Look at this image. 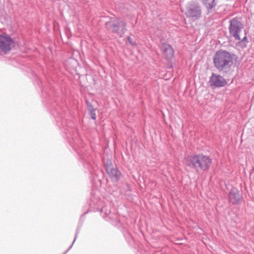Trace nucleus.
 Listing matches in <instances>:
<instances>
[{
	"instance_id": "obj_8",
	"label": "nucleus",
	"mask_w": 254,
	"mask_h": 254,
	"mask_svg": "<svg viewBox=\"0 0 254 254\" xmlns=\"http://www.w3.org/2000/svg\"><path fill=\"white\" fill-rule=\"evenodd\" d=\"M229 197L230 202L233 204L239 203L241 198L239 190L236 188H233L231 190Z\"/></svg>"
},
{
	"instance_id": "obj_16",
	"label": "nucleus",
	"mask_w": 254,
	"mask_h": 254,
	"mask_svg": "<svg viewBox=\"0 0 254 254\" xmlns=\"http://www.w3.org/2000/svg\"><path fill=\"white\" fill-rule=\"evenodd\" d=\"M104 210V208H102V209H101V212H103Z\"/></svg>"
},
{
	"instance_id": "obj_2",
	"label": "nucleus",
	"mask_w": 254,
	"mask_h": 254,
	"mask_svg": "<svg viewBox=\"0 0 254 254\" xmlns=\"http://www.w3.org/2000/svg\"><path fill=\"white\" fill-rule=\"evenodd\" d=\"M213 63L218 70L227 72L233 64V56L226 51L219 50L213 57Z\"/></svg>"
},
{
	"instance_id": "obj_15",
	"label": "nucleus",
	"mask_w": 254,
	"mask_h": 254,
	"mask_svg": "<svg viewBox=\"0 0 254 254\" xmlns=\"http://www.w3.org/2000/svg\"><path fill=\"white\" fill-rule=\"evenodd\" d=\"M242 41L244 42V43H247L248 42L247 38V36H244V37L243 38Z\"/></svg>"
},
{
	"instance_id": "obj_11",
	"label": "nucleus",
	"mask_w": 254,
	"mask_h": 254,
	"mask_svg": "<svg viewBox=\"0 0 254 254\" xmlns=\"http://www.w3.org/2000/svg\"><path fill=\"white\" fill-rule=\"evenodd\" d=\"M208 13H212L217 5L215 0H201Z\"/></svg>"
},
{
	"instance_id": "obj_13",
	"label": "nucleus",
	"mask_w": 254,
	"mask_h": 254,
	"mask_svg": "<svg viewBox=\"0 0 254 254\" xmlns=\"http://www.w3.org/2000/svg\"><path fill=\"white\" fill-rule=\"evenodd\" d=\"M127 40H128V42H129L131 45H133V46L136 45L135 43V42H133L132 41V40H131V38H130V37H128V38H127Z\"/></svg>"
},
{
	"instance_id": "obj_6",
	"label": "nucleus",
	"mask_w": 254,
	"mask_h": 254,
	"mask_svg": "<svg viewBox=\"0 0 254 254\" xmlns=\"http://www.w3.org/2000/svg\"><path fill=\"white\" fill-rule=\"evenodd\" d=\"M14 44L12 39L8 35H0V54L5 55L10 51Z\"/></svg>"
},
{
	"instance_id": "obj_12",
	"label": "nucleus",
	"mask_w": 254,
	"mask_h": 254,
	"mask_svg": "<svg viewBox=\"0 0 254 254\" xmlns=\"http://www.w3.org/2000/svg\"><path fill=\"white\" fill-rule=\"evenodd\" d=\"M77 237V231H76L74 239L73 242H72L71 245L69 247V248L65 252H64V253L63 254H66L67 253V252L71 248V247H72V245H73V243L75 241Z\"/></svg>"
},
{
	"instance_id": "obj_3",
	"label": "nucleus",
	"mask_w": 254,
	"mask_h": 254,
	"mask_svg": "<svg viewBox=\"0 0 254 254\" xmlns=\"http://www.w3.org/2000/svg\"><path fill=\"white\" fill-rule=\"evenodd\" d=\"M186 15L188 17L193 20L198 19L201 15V9L200 5L194 1L189 2L186 7Z\"/></svg>"
},
{
	"instance_id": "obj_4",
	"label": "nucleus",
	"mask_w": 254,
	"mask_h": 254,
	"mask_svg": "<svg viewBox=\"0 0 254 254\" xmlns=\"http://www.w3.org/2000/svg\"><path fill=\"white\" fill-rule=\"evenodd\" d=\"M108 27L112 32L115 33L122 37L126 31V23L121 18H118L114 22L107 23Z\"/></svg>"
},
{
	"instance_id": "obj_10",
	"label": "nucleus",
	"mask_w": 254,
	"mask_h": 254,
	"mask_svg": "<svg viewBox=\"0 0 254 254\" xmlns=\"http://www.w3.org/2000/svg\"><path fill=\"white\" fill-rule=\"evenodd\" d=\"M107 171L113 180L117 181L120 179L121 172L116 168L109 166L107 167Z\"/></svg>"
},
{
	"instance_id": "obj_7",
	"label": "nucleus",
	"mask_w": 254,
	"mask_h": 254,
	"mask_svg": "<svg viewBox=\"0 0 254 254\" xmlns=\"http://www.w3.org/2000/svg\"><path fill=\"white\" fill-rule=\"evenodd\" d=\"M209 83L211 86L220 87L224 86L227 81L220 75L213 73L210 77Z\"/></svg>"
},
{
	"instance_id": "obj_1",
	"label": "nucleus",
	"mask_w": 254,
	"mask_h": 254,
	"mask_svg": "<svg viewBox=\"0 0 254 254\" xmlns=\"http://www.w3.org/2000/svg\"><path fill=\"white\" fill-rule=\"evenodd\" d=\"M212 163V159L202 154L188 155L184 160V163L196 171H207Z\"/></svg>"
},
{
	"instance_id": "obj_5",
	"label": "nucleus",
	"mask_w": 254,
	"mask_h": 254,
	"mask_svg": "<svg viewBox=\"0 0 254 254\" xmlns=\"http://www.w3.org/2000/svg\"><path fill=\"white\" fill-rule=\"evenodd\" d=\"M243 28V25L239 20L233 18L230 21L229 27L230 35L233 36L235 40L240 41L241 38L240 34Z\"/></svg>"
},
{
	"instance_id": "obj_14",
	"label": "nucleus",
	"mask_w": 254,
	"mask_h": 254,
	"mask_svg": "<svg viewBox=\"0 0 254 254\" xmlns=\"http://www.w3.org/2000/svg\"><path fill=\"white\" fill-rule=\"evenodd\" d=\"M91 118L92 119L95 120L96 119V115H95V114L93 113V112H91Z\"/></svg>"
},
{
	"instance_id": "obj_9",
	"label": "nucleus",
	"mask_w": 254,
	"mask_h": 254,
	"mask_svg": "<svg viewBox=\"0 0 254 254\" xmlns=\"http://www.w3.org/2000/svg\"><path fill=\"white\" fill-rule=\"evenodd\" d=\"M161 51L164 53V56L167 59H172L174 56V50L168 44L162 43L160 47Z\"/></svg>"
}]
</instances>
